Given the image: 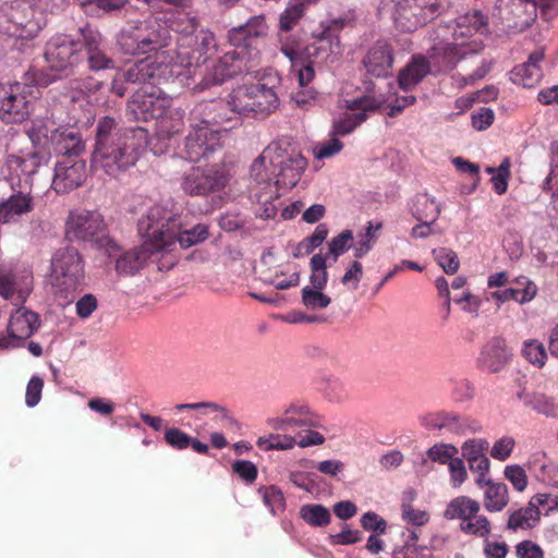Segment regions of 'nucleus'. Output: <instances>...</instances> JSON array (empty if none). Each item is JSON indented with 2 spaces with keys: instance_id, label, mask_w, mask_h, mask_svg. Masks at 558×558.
I'll return each mask as SVG.
<instances>
[{
  "instance_id": "obj_40",
  "label": "nucleus",
  "mask_w": 558,
  "mask_h": 558,
  "mask_svg": "<svg viewBox=\"0 0 558 558\" xmlns=\"http://www.w3.org/2000/svg\"><path fill=\"white\" fill-rule=\"evenodd\" d=\"M412 214L417 221L435 222L440 214V206L436 204L434 198L427 195H420L415 199Z\"/></svg>"
},
{
  "instance_id": "obj_61",
  "label": "nucleus",
  "mask_w": 558,
  "mask_h": 558,
  "mask_svg": "<svg viewBox=\"0 0 558 558\" xmlns=\"http://www.w3.org/2000/svg\"><path fill=\"white\" fill-rule=\"evenodd\" d=\"M448 466L452 486L459 487L460 485H462V483L465 482L468 477V472L463 460L456 457L453 460L450 461Z\"/></svg>"
},
{
  "instance_id": "obj_11",
  "label": "nucleus",
  "mask_w": 558,
  "mask_h": 558,
  "mask_svg": "<svg viewBox=\"0 0 558 558\" xmlns=\"http://www.w3.org/2000/svg\"><path fill=\"white\" fill-rule=\"evenodd\" d=\"M34 209L31 185L15 186L8 180L0 181V222L9 223Z\"/></svg>"
},
{
  "instance_id": "obj_35",
  "label": "nucleus",
  "mask_w": 558,
  "mask_h": 558,
  "mask_svg": "<svg viewBox=\"0 0 558 558\" xmlns=\"http://www.w3.org/2000/svg\"><path fill=\"white\" fill-rule=\"evenodd\" d=\"M484 507L489 512L501 511L509 502L508 487L504 483L486 482Z\"/></svg>"
},
{
  "instance_id": "obj_57",
  "label": "nucleus",
  "mask_w": 558,
  "mask_h": 558,
  "mask_svg": "<svg viewBox=\"0 0 558 558\" xmlns=\"http://www.w3.org/2000/svg\"><path fill=\"white\" fill-rule=\"evenodd\" d=\"M44 387V380L38 376H33L28 381L26 388L25 402L28 407H35L39 403L41 398V390Z\"/></svg>"
},
{
  "instance_id": "obj_37",
  "label": "nucleus",
  "mask_w": 558,
  "mask_h": 558,
  "mask_svg": "<svg viewBox=\"0 0 558 558\" xmlns=\"http://www.w3.org/2000/svg\"><path fill=\"white\" fill-rule=\"evenodd\" d=\"M253 101V93L251 90V85H243L234 88L229 96V102L234 112V116H254V108L252 105Z\"/></svg>"
},
{
  "instance_id": "obj_64",
  "label": "nucleus",
  "mask_w": 558,
  "mask_h": 558,
  "mask_svg": "<svg viewBox=\"0 0 558 558\" xmlns=\"http://www.w3.org/2000/svg\"><path fill=\"white\" fill-rule=\"evenodd\" d=\"M97 299L93 294H85L76 302V314L81 318H87L97 308Z\"/></svg>"
},
{
  "instance_id": "obj_5",
  "label": "nucleus",
  "mask_w": 558,
  "mask_h": 558,
  "mask_svg": "<svg viewBox=\"0 0 558 558\" xmlns=\"http://www.w3.org/2000/svg\"><path fill=\"white\" fill-rule=\"evenodd\" d=\"M177 32L181 34L179 39L180 50L170 52L173 56L172 63L182 64L184 71L182 76L189 77L192 74L190 68L193 62L198 66L201 63H205L217 50L216 38L209 29H198L196 19L187 15L182 19Z\"/></svg>"
},
{
  "instance_id": "obj_46",
  "label": "nucleus",
  "mask_w": 558,
  "mask_h": 558,
  "mask_svg": "<svg viewBox=\"0 0 558 558\" xmlns=\"http://www.w3.org/2000/svg\"><path fill=\"white\" fill-rule=\"evenodd\" d=\"M460 529L462 532L477 537H487L492 530L488 519L477 514L468 522H461Z\"/></svg>"
},
{
  "instance_id": "obj_38",
  "label": "nucleus",
  "mask_w": 558,
  "mask_h": 558,
  "mask_svg": "<svg viewBox=\"0 0 558 558\" xmlns=\"http://www.w3.org/2000/svg\"><path fill=\"white\" fill-rule=\"evenodd\" d=\"M184 112L180 108H168L167 113L156 124L161 137H170L181 132L183 128Z\"/></svg>"
},
{
  "instance_id": "obj_14",
  "label": "nucleus",
  "mask_w": 558,
  "mask_h": 558,
  "mask_svg": "<svg viewBox=\"0 0 558 558\" xmlns=\"http://www.w3.org/2000/svg\"><path fill=\"white\" fill-rule=\"evenodd\" d=\"M171 98L161 93L136 92L128 104L126 116L131 121L148 122L155 120L156 124L167 113L171 106Z\"/></svg>"
},
{
  "instance_id": "obj_45",
  "label": "nucleus",
  "mask_w": 558,
  "mask_h": 558,
  "mask_svg": "<svg viewBox=\"0 0 558 558\" xmlns=\"http://www.w3.org/2000/svg\"><path fill=\"white\" fill-rule=\"evenodd\" d=\"M433 255L446 274L453 275L458 271L460 265L459 258L456 252H453L451 248H435L433 251Z\"/></svg>"
},
{
  "instance_id": "obj_30",
  "label": "nucleus",
  "mask_w": 558,
  "mask_h": 558,
  "mask_svg": "<svg viewBox=\"0 0 558 558\" xmlns=\"http://www.w3.org/2000/svg\"><path fill=\"white\" fill-rule=\"evenodd\" d=\"M544 59V52L536 50L532 52L529 60L517 66L512 74L513 81L522 84L523 87L531 88L537 84L543 75L539 62Z\"/></svg>"
},
{
  "instance_id": "obj_21",
  "label": "nucleus",
  "mask_w": 558,
  "mask_h": 558,
  "mask_svg": "<svg viewBox=\"0 0 558 558\" xmlns=\"http://www.w3.org/2000/svg\"><path fill=\"white\" fill-rule=\"evenodd\" d=\"M192 114L195 119H199L203 126H207L208 129L217 126L227 130L223 124L236 119L229 99L202 101L195 106Z\"/></svg>"
},
{
  "instance_id": "obj_22",
  "label": "nucleus",
  "mask_w": 558,
  "mask_h": 558,
  "mask_svg": "<svg viewBox=\"0 0 558 558\" xmlns=\"http://www.w3.org/2000/svg\"><path fill=\"white\" fill-rule=\"evenodd\" d=\"M218 147L217 136L207 126H197L185 137L186 159L192 162L208 158Z\"/></svg>"
},
{
  "instance_id": "obj_43",
  "label": "nucleus",
  "mask_w": 558,
  "mask_h": 558,
  "mask_svg": "<svg viewBox=\"0 0 558 558\" xmlns=\"http://www.w3.org/2000/svg\"><path fill=\"white\" fill-rule=\"evenodd\" d=\"M304 13V2L291 0L287 9L281 13L279 27L283 32H289L300 21Z\"/></svg>"
},
{
  "instance_id": "obj_10",
  "label": "nucleus",
  "mask_w": 558,
  "mask_h": 558,
  "mask_svg": "<svg viewBox=\"0 0 558 558\" xmlns=\"http://www.w3.org/2000/svg\"><path fill=\"white\" fill-rule=\"evenodd\" d=\"M105 231L106 226L99 213L82 211L71 215L66 234L71 239L95 241L99 246L105 247L111 256L119 251V247L106 235Z\"/></svg>"
},
{
  "instance_id": "obj_17",
  "label": "nucleus",
  "mask_w": 558,
  "mask_h": 558,
  "mask_svg": "<svg viewBox=\"0 0 558 558\" xmlns=\"http://www.w3.org/2000/svg\"><path fill=\"white\" fill-rule=\"evenodd\" d=\"M29 101L20 92V84H0V120L4 123H21L29 116Z\"/></svg>"
},
{
  "instance_id": "obj_23",
  "label": "nucleus",
  "mask_w": 558,
  "mask_h": 558,
  "mask_svg": "<svg viewBox=\"0 0 558 558\" xmlns=\"http://www.w3.org/2000/svg\"><path fill=\"white\" fill-rule=\"evenodd\" d=\"M536 16V0H512L502 24L507 33L517 34L529 28Z\"/></svg>"
},
{
  "instance_id": "obj_42",
  "label": "nucleus",
  "mask_w": 558,
  "mask_h": 558,
  "mask_svg": "<svg viewBox=\"0 0 558 558\" xmlns=\"http://www.w3.org/2000/svg\"><path fill=\"white\" fill-rule=\"evenodd\" d=\"M426 426L436 429H448L452 433H460L463 429L461 417L454 413L441 412L429 415L426 418Z\"/></svg>"
},
{
  "instance_id": "obj_51",
  "label": "nucleus",
  "mask_w": 558,
  "mask_h": 558,
  "mask_svg": "<svg viewBox=\"0 0 558 558\" xmlns=\"http://www.w3.org/2000/svg\"><path fill=\"white\" fill-rule=\"evenodd\" d=\"M381 228V223H378L376 228H374L372 222H368L365 228V233L362 235L361 240L354 247V256L356 258L364 257L373 247V243L376 240L375 230H379Z\"/></svg>"
},
{
  "instance_id": "obj_6",
  "label": "nucleus",
  "mask_w": 558,
  "mask_h": 558,
  "mask_svg": "<svg viewBox=\"0 0 558 558\" xmlns=\"http://www.w3.org/2000/svg\"><path fill=\"white\" fill-rule=\"evenodd\" d=\"M44 23L43 13L29 2L15 1L0 8V33L8 37L33 39Z\"/></svg>"
},
{
  "instance_id": "obj_54",
  "label": "nucleus",
  "mask_w": 558,
  "mask_h": 558,
  "mask_svg": "<svg viewBox=\"0 0 558 558\" xmlns=\"http://www.w3.org/2000/svg\"><path fill=\"white\" fill-rule=\"evenodd\" d=\"M263 498L264 502L270 508L272 513L284 509V497L279 488L275 486L266 487L264 489Z\"/></svg>"
},
{
  "instance_id": "obj_29",
  "label": "nucleus",
  "mask_w": 558,
  "mask_h": 558,
  "mask_svg": "<svg viewBox=\"0 0 558 558\" xmlns=\"http://www.w3.org/2000/svg\"><path fill=\"white\" fill-rule=\"evenodd\" d=\"M85 148L81 133L72 126H62L57 135L53 151L63 157H76Z\"/></svg>"
},
{
  "instance_id": "obj_52",
  "label": "nucleus",
  "mask_w": 558,
  "mask_h": 558,
  "mask_svg": "<svg viewBox=\"0 0 558 558\" xmlns=\"http://www.w3.org/2000/svg\"><path fill=\"white\" fill-rule=\"evenodd\" d=\"M488 449V441L485 439H469L463 442L461 450L463 458L469 462L476 460V458L483 456Z\"/></svg>"
},
{
  "instance_id": "obj_33",
  "label": "nucleus",
  "mask_w": 558,
  "mask_h": 558,
  "mask_svg": "<svg viewBox=\"0 0 558 558\" xmlns=\"http://www.w3.org/2000/svg\"><path fill=\"white\" fill-rule=\"evenodd\" d=\"M480 502L466 496H460L452 499L444 512L448 520L460 519L461 522H468L480 511Z\"/></svg>"
},
{
  "instance_id": "obj_3",
  "label": "nucleus",
  "mask_w": 558,
  "mask_h": 558,
  "mask_svg": "<svg viewBox=\"0 0 558 558\" xmlns=\"http://www.w3.org/2000/svg\"><path fill=\"white\" fill-rule=\"evenodd\" d=\"M267 33L264 15H255L245 24L229 31L228 38L233 49L226 52L204 75L194 90L202 92L239 74L248 73L256 66L259 56L257 41Z\"/></svg>"
},
{
  "instance_id": "obj_44",
  "label": "nucleus",
  "mask_w": 558,
  "mask_h": 558,
  "mask_svg": "<svg viewBox=\"0 0 558 558\" xmlns=\"http://www.w3.org/2000/svg\"><path fill=\"white\" fill-rule=\"evenodd\" d=\"M302 303L307 310L317 311L328 307L331 299L323 293V290L304 287L302 289Z\"/></svg>"
},
{
  "instance_id": "obj_2",
  "label": "nucleus",
  "mask_w": 558,
  "mask_h": 558,
  "mask_svg": "<svg viewBox=\"0 0 558 558\" xmlns=\"http://www.w3.org/2000/svg\"><path fill=\"white\" fill-rule=\"evenodd\" d=\"M147 143L145 128H124L112 117H101L96 124L90 166L95 171L117 178L135 166Z\"/></svg>"
},
{
  "instance_id": "obj_12",
  "label": "nucleus",
  "mask_w": 558,
  "mask_h": 558,
  "mask_svg": "<svg viewBox=\"0 0 558 558\" xmlns=\"http://www.w3.org/2000/svg\"><path fill=\"white\" fill-rule=\"evenodd\" d=\"M227 182V173L218 166L195 167L184 174L181 186L190 195L206 196L221 191Z\"/></svg>"
},
{
  "instance_id": "obj_41",
  "label": "nucleus",
  "mask_w": 558,
  "mask_h": 558,
  "mask_svg": "<svg viewBox=\"0 0 558 558\" xmlns=\"http://www.w3.org/2000/svg\"><path fill=\"white\" fill-rule=\"evenodd\" d=\"M328 234V229L326 225L320 223L316 227L315 231L312 235L305 238L303 241L298 243L293 251V257L300 258L303 255L311 254L316 247L322 245V243L326 240Z\"/></svg>"
},
{
  "instance_id": "obj_36",
  "label": "nucleus",
  "mask_w": 558,
  "mask_h": 558,
  "mask_svg": "<svg viewBox=\"0 0 558 558\" xmlns=\"http://www.w3.org/2000/svg\"><path fill=\"white\" fill-rule=\"evenodd\" d=\"M485 363L493 372H497L502 365H505L510 356L511 352L508 349L506 341L501 338H494L486 347L484 351Z\"/></svg>"
},
{
  "instance_id": "obj_19",
  "label": "nucleus",
  "mask_w": 558,
  "mask_h": 558,
  "mask_svg": "<svg viewBox=\"0 0 558 558\" xmlns=\"http://www.w3.org/2000/svg\"><path fill=\"white\" fill-rule=\"evenodd\" d=\"M305 50L306 54L301 43L294 39L287 38L281 44V52L291 61L292 66L298 72L301 86H306L314 78L313 62L308 57L316 53L318 48L312 46L306 47Z\"/></svg>"
},
{
  "instance_id": "obj_8",
  "label": "nucleus",
  "mask_w": 558,
  "mask_h": 558,
  "mask_svg": "<svg viewBox=\"0 0 558 558\" xmlns=\"http://www.w3.org/2000/svg\"><path fill=\"white\" fill-rule=\"evenodd\" d=\"M397 26L411 33L438 16L448 0H390Z\"/></svg>"
},
{
  "instance_id": "obj_20",
  "label": "nucleus",
  "mask_w": 558,
  "mask_h": 558,
  "mask_svg": "<svg viewBox=\"0 0 558 558\" xmlns=\"http://www.w3.org/2000/svg\"><path fill=\"white\" fill-rule=\"evenodd\" d=\"M280 157H283L282 144L272 142L253 161L250 174L256 184H264L265 189L271 190V181L276 178L275 165L280 161Z\"/></svg>"
},
{
  "instance_id": "obj_47",
  "label": "nucleus",
  "mask_w": 558,
  "mask_h": 558,
  "mask_svg": "<svg viewBox=\"0 0 558 558\" xmlns=\"http://www.w3.org/2000/svg\"><path fill=\"white\" fill-rule=\"evenodd\" d=\"M457 453L458 449L456 446L444 442L436 444L427 450V457L440 464H449Z\"/></svg>"
},
{
  "instance_id": "obj_63",
  "label": "nucleus",
  "mask_w": 558,
  "mask_h": 558,
  "mask_svg": "<svg viewBox=\"0 0 558 558\" xmlns=\"http://www.w3.org/2000/svg\"><path fill=\"white\" fill-rule=\"evenodd\" d=\"M245 220L235 213H226L219 219V226L227 232H233L244 227Z\"/></svg>"
},
{
  "instance_id": "obj_50",
  "label": "nucleus",
  "mask_w": 558,
  "mask_h": 558,
  "mask_svg": "<svg viewBox=\"0 0 558 558\" xmlns=\"http://www.w3.org/2000/svg\"><path fill=\"white\" fill-rule=\"evenodd\" d=\"M522 352L530 363L537 365L538 367L544 366L547 356L546 350L544 345L537 340H530L524 342Z\"/></svg>"
},
{
  "instance_id": "obj_27",
  "label": "nucleus",
  "mask_w": 558,
  "mask_h": 558,
  "mask_svg": "<svg viewBox=\"0 0 558 558\" xmlns=\"http://www.w3.org/2000/svg\"><path fill=\"white\" fill-rule=\"evenodd\" d=\"M39 326L38 314L21 307L11 316L8 331L10 338L23 340L29 338Z\"/></svg>"
},
{
  "instance_id": "obj_18",
  "label": "nucleus",
  "mask_w": 558,
  "mask_h": 558,
  "mask_svg": "<svg viewBox=\"0 0 558 558\" xmlns=\"http://www.w3.org/2000/svg\"><path fill=\"white\" fill-rule=\"evenodd\" d=\"M85 179L86 166L84 160L64 157L54 167L52 187L57 193L64 194L82 185Z\"/></svg>"
},
{
  "instance_id": "obj_7",
  "label": "nucleus",
  "mask_w": 558,
  "mask_h": 558,
  "mask_svg": "<svg viewBox=\"0 0 558 558\" xmlns=\"http://www.w3.org/2000/svg\"><path fill=\"white\" fill-rule=\"evenodd\" d=\"M84 266L75 247L56 251L51 258V286L57 295L68 299L83 283Z\"/></svg>"
},
{
  "instance_id": "obj_55",
  "label": "nucleus",
  "mask_w": 558,
  "mask_h": 558,
  "mask_svg": "<svg viewBox=\"0 0 558 558\" xmlns=\"http://www.w3.org/2000/svg\"><path fill=\"white\" fill-rule=\"evenodd\" d=\"M232 471L248 484L256 480L258 473L256 465L247 460L235 461L232 464Z\"/></svg>"
},
{
  "instance_id": "obj_31",
  "label": "nucleus",
  "mask_w": 558,
  "mask_h": 558,
  "mask_svg": "<svg viewBox=\"0 0 558 558\" xmlns=\"http://www.w3.org/2000/svg\"><path fill=\"white\" fill-rule=\"evenodd\" d=\"M254 116L265 117L274 112L279 106V99L271 87L265 84H252Z\"/></svg>"
},
{
  "instance_id": "obj_1",
  "label": "nucleus",
  "mask_w": 558,
  "mask_h": 558,
  "mask_svg": "<svg viewBox=\"0 0 558 558\" xmlns=\"http://www.w3.org/2000/svg\"><path fill=\"white\" fill-rule=\"evenodd\" d=\"M172 41L168 26L158 21L145 22L118 35V46L122 53L140 56L155 53L123 70V80L131 85L153 86L179 78L184 74L182 64L172 63L171 50L166 48Z\"/></svg>"
},
{
  "instance_id": "obj_62",
  "label": "nucleus",
  "mask_w": 558,
  "mask_h": 558,
  "mask_svg": "<svg viewBox=\"0 0 558 558\" xmlns=\"http://www.w3.org/2000/svg\"><path fill=\"white\" fill-rule=\"evenodd\" d=\"M519 558H544L543 549L532 541H523L515 547Z\"/></svg>"
},
{
  "instance_id": "obj_25",
  "label": "nucleus",
  "mask_w": 558,
  "mask_h": 558,
  "mask_svg": "<svg viewBox=\"0 0 558 558\" xmlns=\"http://www.w3.org/2000/svg\"><path fill=\"white\" fill-rule=\"evenodd\" d=\"M392 63V48L388 43L381 40L376 41L363 59V65L367 73L376 77L389 75Z\"/></svg>"
},
{
  "instance_id": "obj_48",
  "label": "nucleus",
  "mask_w": 558,
  "mask_h": 558,
  "mask_svg": "<svg viewBox=\"0 0 558 558\" xmlns=\"http://www.w3.org/2000/svg\"><path fill=\"white\" fill-rule=\"evenodd\" d=\"M487 17L480 10H473L457 19L459 27L473 28L475 32L480 33L487 31Z\"/></svg>"
},
{
  "instance_id": "obj_4",
  "label": "nucleus",
  "mask_w": 558,
  "mask_h": 558,
  "mask_svg": "<svg viewBox=\"0 0 558 558\" xmlns=\"http://www.w3.org/2000/svg\"><path fill=\"white\" fill-rule=\"evenodd\" d=\"M137 226L140 234H153L158 239L159 243L173 236V242L167 250H162V252H171L172 246H174L177 242L181 247L187 248L208 238V228L206 225L198 223L190 230L182 231L180 216L159 205L150 207L146 215L138 220Z\"/></svg>"
},
{
  "instance_id": "obj_59",
  "label": "nucleus",
  "mask_w": 558,
  "mask_h": 558,
  "mask_svg": "<svg viewBox=\"0 0 558 558\" xmlns=\"http://www.w3.org/2000/svg\"><path fill=\"white\" fill-rule=\"evenodd\" d=\"M279 196V193H278V189H276L275 191H271L269 193H264V192H260V193H256L255 194V197L257 199V202L259 204H263L264 205V208H263V211L259 213V216L264 219H268V218H272L275 217L276 213H277V208L276 206L270 202L271 198L274 197H278Z\"/></svg>"
},
{
  "instance_id": "obj_15",
  "label": "nucleus",
  "mask_w": 558,
  "mask_h": 558,
  "mask_svg": "<svg viewBox=\"0 0 558 558\" xmlns=\"http://www.w3.org/2000/svg\"><path fill=\"white\" fill-rule=\"evenodd\" d=\"M140 235L143 239L146 238L144 243L140 247H134L123 253L116 260V270L120 276H134L145 266L147 259L151 255L162 252V250H167L173 242V236H170L162 243H159L158 239H156L153 234Z\"/></svg>"
},
{
  "instance_id": "obj_49",
  "label": "nucleus",
  "mask_w": 558,
  "mask_h": 558,
  "mask_svg": "<svg viewBox=\"0 0 558 558\" xmlns=\"http://www.w3.org/2000/svg\"><path fill=\"white\" fill-rule=\"evenodd\" d=\"M353 233L351 230H344L337 236L332 238L328 243L329 254L332 255L333 260L352 246Z\"/></svg>"
},
{
  "instance_id": "obj_9",
  "label": "nucleus",
  "mask_w": 558,
  "mask_h": 558,
  "mask_svg": "<svg viewBox=\"0 0 558 558\" xmlns=\"http://www.w3.org/2000/svg\"><path fill=\"white\" fill-rule=\"evenodd\" d=\"M45 61L51 71L70 75L84 63V54L78 39L68 35H57L47 44L44 52Z\"/></svg>"
},
{
  "instance_id": "obj_53",
  "label": "nucleus",
  "mask_w": 558,
  "mask_h": 558,
  "mask_svg": "<svg viewBox=\"0 0 558 558\" xmlns=\"http://www.w3.org/2000/svg\"><path fill=\"white\" fill-rule=\"evenodd\" d=\"M505 477L513 485V487L523 492L527 485V475L523 468L518 464L507 465L505 468Z\"/></svg>"
},
{
  "instance_id": "obj_28",
  "label": "nucleus",
  "mask_w": 558,
  "mask_h": 558,
  "mask_svg": "<svg viewBox=\"0 0 558 558\" xmlns=\"http://www.w3.org/2000/svg\"><path fill=\"white\" fill-rule=\"evenodd\" d=\"M50 154L43 149L28 153L24 157L12 154L7 157L5 163L10 170L16 171L20 169L22 173L29 177L36 173L40 167L47 165Z\"/></svg>"
},
{
  "instance_id": "obj_56",
  "label": "nucleus",
  "mask_w": 558,
  "mask_h": 558,
  "mask_svg": "<svg viewBox=\"0 0 558 558\" xmlns=\"http://www.w3.org/2000/svg\"><path fill=\"white\" fill-rule=\"evenodd\" d=\"M361 525L364 530L372 531L377 534L385 533L387 529V522L377 513L372 511H368L362 515Z\"/></svg>"
},
{
  "instance_id": "obj_60",
  "label": "nucleus",
  "mask_w": 558,
  "mask_h": 558,
  "mask_svg": "<svg viewBox=\"0 0 558 558\" xmlns=\"http://www.w3.org/2000/svg\"><path fill=\"white\" fill-rule=\"evenodd\" d=\"M513 447L514 439L511 437H504L494 444L490 450V456L494 459L505 461L511 454Z\"/></svg>"
},
{
  "instance_id": "obj_39",
  "label": "nucleus",
  "mask_w": 558,
  "mask_h": 558,
  "mask_svg": "<svg viewBox=\"0 0 558 558\" xmlns=\"http://www.w3.org/2000/svg\"><path fill=\"white\" fill-rule=\"evenodd\" d=\"M300 518L308 525L323 527L330 523L329 510L319 504H307L300 508Z\"/></svg>"
},
{
  "instance_id": "obj_58",
  "label": "nucleus",
  "mask_w": 558,
  "mask_h": 558,
  "mask_svg": "<svg viewBox=\"0 0 558 558\" xmlns=\"http://www.w3.org/2000/svg\"><path fill=\"white\" fill-rule=\"evenodd\" d=\"M165 439L171 447L179 450L187 448L191 442V437L175 427L166 430Z\"/></svg>"
},
{
  "instance_id": "obj_26",
  "label": "nucleus",
  "mask_w": 558,
  "mask_h": 558,
  "mask_svg": "<svg viewBox=\"0 0 558 558\" xmlns=\"http://www.w3.org/2000/svg\"><path fill=\"white\" fill-rule=\"evenodd\" d=\"M61 128L50 118H39L33 120L26 134L36 148L51 153Z\"/></svg>"
},
{
  "instance_id": "obj_24",
  "label": "nucleus",
  "mask_w": 558,
  "mask_h": 558,
  "mask_svg": "<svg viewBox=\"0 0 558 558\" xmlns=\"http://www.w3.org/2000/svg\"><path fill=\"white\" fill-rule=\"evenodd\" d=\"M282 155L280 161H276L275 186L292 189L299 182L302 172L306 167V160L300 154H289L287 148L282 146Z\"/></svg>"
},
{
  "instance_id": "obj_16",
  "label": "nucleus",
  "mask_w": 558,
  "mask_h": 558,
  "mask_svg": "<svg viewBox=\"0 0 558 558\" xmlns=\"http://www.w3.org/2000/svg\"><path fill=\"white\" fill-rule=\"evenodd\" d=\"M84 60L92 71H100L114 68V61L105 49V40L101 34L89 24L78 28Z\"/></svg>"
},
{
  "instance_id": "obj_34",
  "label": "nucleus",
  "mask_w": 558,
  "mask_h": 558,
  "mask_svg": "<svg viewBox=\"0 0 558 558\" xmlns=\"http://www.w3.org/2000/svg\"><path fill=\"white\" fill-rule=\"evenodd\" d=\"M515 282L522 286V288H508L504 291H496L492 293V296L500 302L513 300L521 304L530 302L535 298L537 288L532 281L522 277L518 278Z\"/></svg>"
},
{
  "instance_id": "obj_32",
  "label": "nucleus",
  "mask_w": 558,
  "mask_h": 558,
  "mask_svg": "<svg viewBox=\"0 0 558 558\" xmlns=\"http://www.w3.org/2000/svg\"><path fill=\"white\" fill-rule=\"evenodd\" d=\"M429 72L428 61L424 57H415L398 76L400 88L410 90L416 86Z\"/></svg>"
},
{
  "instance_id": "obj_13",
  "label": "nucleus",
  "mask_w": 558,
  "mask_h": 558,
  "mask_svg": "<svg viewBox=\"0 0 558 558\" xmlns=\"http://www.w3.org/2000/svg\"><path fill=\"white\" fill-rule=\"evenodd\" d=\"M384 101L374 96H363L353 100H345V108L350 111L343 112L338 119L332 121L331 136H344L352 133L359 125L367 119L368 112L379 110Z\"/></svg>"
}]
</instances>
